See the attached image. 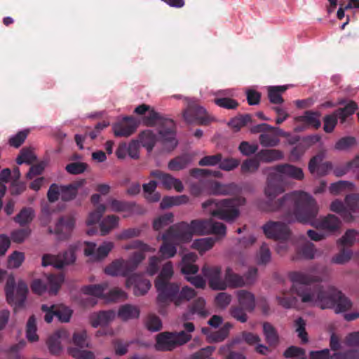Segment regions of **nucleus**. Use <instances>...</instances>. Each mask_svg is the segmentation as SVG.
<instances>
[{
	"mask_svg": "<svg viewBox=\"0 0 359 359\" xmlns=\"http://www.w3.org/2000/svg\"><path fill=\"white\" fill-rule=\"evenodd\" d=\"M80 184L72 183L68 185H61V199L63 201H70L76 198Z\"/></svg>",
	"mask_w": 359,
	"mask_h": 359,
	"instance_id": "38",
	"label": "nucleus"
},
{
	"mask_svg": "<svg viewBox=\"0 0 359 359\" xmlns=\"http://www.w3.org/2000/svg\"><path fill=\"white\" fill-rule=\"evenodd\" d=\"M157 136L151 130H146L139 135V141L142 147H145L148 152H151L156 142Z\"/></svg>",
	"mask_w": 359,
	"mask_h": 359,
	"instance_id": "30",
	"label": "nucleus"
},
{
	"mask_svg": "<svg viewBox=\"0 0 359 359\" xmlns=\"http://www.w3.org/2000/svg\"><path fill=\"white\" fill-rule=\"evenodd\" d=\"M126 266L124 259H116L104 269V272L113 276H122L129 277L130 273Z\"/></svg>",
	"mask_w": 359,
	"mask_h": 359,
	"instance_id": "22",
	"label": "nucleus"
},
{
	"mask_svg": "<svg viewBox=\"0 0 359 359\" xmlns=\"http://www.w3.org/2000/svg\"><path fill=\"white\" fill-rule=\"evenodd\" d=\"M36 159V156L34 154L32 151L27 147L22 148L18 156L16 158V163L18 165L22 163L31 164Z\"/></svg>",
	"mask_w": 359,
	"mask_h": 359,
	"instance_id": "48",
	"label": "nucleus"
},
{
	"mask_svg": "<svg viewBox=\"0 0 359 359\" xmlns=\"http://www.w3.org/2000/svg\"><path fill=\"white\" fill-rule=\"evenodd\" d=\"M324 157V152L320 151L310 159L309 162V170L311 174L317 173L323 176L325 175L329 170H332V165L331 162L326 161L322 163Z\"/></svg>",
	"mask_w": 359,
	"mask_h": 359,
	"instance_id": "17",
	"label": "nucleus"
},
{
	"mask_svg": "<svg viewBox=\"0 0 359 359\" xmlns=\"http://www.w3.org/2000/svg\"><path fill=\"white\" fill-rule=\"evenodd\" d=\"M357 144L354 137L346 136L340 138L334 145V149L338 151H346Z\"/></svg>",
	"mask_w": 359,
	"mask_h": 359,
	"instance_id": "50",
	"label": "nucleus"
},
{
	"mask_svg": "<svg viewBox=\"0 0 359 359\" xmlns=\"http://www.w3.org/2000/svg\"><path fill=\"white\" fill-rule=\"evenodd\" d=\"M163 243L159 248L158 252L160 257L163 259H170L177 254V246L178 244L173 243V241L170 240L168 237H165L163 233L162 235Z\"/></svg>",
	"mask_w": 359,
	"mask_h": 359,
	"instance_id": "23",
	"label": "nucleus"
},
{
	"mask_svg": "<svg viewBox=\"0 0 359 359\" xmlns=\"http://www.w3.org/2000/svg\"><path fill=\"white\" fill-rule=\"evenodd\" d=\"M256 157L259 161L269 163L282 159L283 154L276 149H262L257 154Z\"/></svg>",
	"mask_w": 359,
	"mask_h": 359,
	"instance_id": "33",
	"label": "nucleus"
},
{
	"mask_svg": "<svg viewBox=\"0 0 359 359\" xmlns=\"http://www.w3.org/2000/svg\"><path fill=\"white\" fill-rule=\"evenodd\" d=\"M232 325L229 323H226L219 330L210 333V342H221L224 341L229 335Z\"/></svg>",
	"mask_w": 359,
	"mask_h": 359,
	"instance_id": "40",
	"label": "nucleus"
},
{
	"mask_svg": "<svg viewBox=\"0 0 359 359\" xmlns=\"http://www.w3.org/2000/svg\"><path fill=\"white\" fill-rule=\"evenodd\" d=\"M320 114L318 111H306L302 116L295 118L297 123L300 124L295 128L296 132H302L309 127H313L315 129H318L321 126V122L319 119Z\"/></svg>",
	"mask_w": 359,
	"mask_h": 359,
	"instance_id": "14",
	"label": "nucleus"
},
{
	"mask_svg": "<svg viewBox=\"0 0 359 359\" xmlns=\"http://www.w3.org/2000/svg\"><path fill=\"white\" fill-rule=\"evenodd\" d=\"M225 282L226 287L236 288L245 285L244 278L236 273L232 269L228 267L225 271Z\"/></svg>",
	"mask_w": 359,
	"mask_h": 359,
	"instance_id": "29",
	"label": "nucleus"
},
{
	"mask_svg": "<svg viewBox=\"0 0 359 359\" xmlns=\"http://www.w3.org/2000/svg\"><path fill=\"white\" fill-rule=\"evenodd\" d=\"M34 217V211L32 208H23L15 217L14 220L20 226L30 223Z\"/></svg>",
	"mask_w": 359,
	"mask_h": 359,
	"instance_id": "44",
	"label": "nucleus"
},
{
	"mask_svg": "<svg viewBox=\"0 0 359 359\" xmlns=\"http://www.w3.org/2000/svg\"><path fill=\"white\" fill-rule=\"evenodd\" d=\"M191 161L190 155L184 154L172 158L168 164V168L171 171H180L186 168Z\"/></svg>",
	"mask_w": 359,
	"mask_h": 359,
	"instance_id": "26",
	"label": "nucleus"
},
{
	"mask_svg": "<svg viewBox=\"0 0 359 359\" xmlns=\"http://www.w3.org/2000/svg\"><path fill=\"white\" fill-rule=\"evenodd\" d=\"M145 325L148 330L151 332H157L162 328V323L158 316L154 314L148 315Z\"/></svg>",
	"mask_w": 359,
	"mask_h": 359,
	"instance_id": "60",
	"label": "nucleus"
},
{
	"mask_svg": "<svg viewBox=\"0 0 359 359\" xmlns=\"http://www.w3.org/2000/svg\"><path fill=\"white\" fill-rule=\"evenodd\" d=\"M116 313L113 310L100 311L93 313L90 317V323L93 327L97 328L99 326H106L114 320Z\"/></svg>",
	"mask_w": 359,
	"mask_h": 359,
	"instance_id": "20",
	"label": "nucleus"
},
{
	"mask_svg": "<svg viewBox=\"0 0 359 359\" xmlns=\"http://www.w3.org/2000/svg\"><path fill=\"white\" fill-rule=\"evenodd\" d=\"M56 317L62 323H67L72 316V310L62 304L55 305Z\"/></svg>",
	"mask_w": 359,
	"mask_h": 359,
	"instance_id": "57",
	"label": "nucleus"
},
{
	"mask_svg": "<svg viewBox=\"0 0 359 359\" xmlns=\"http://www.w3.org/2000/svg\"><path fill=\"white\" fill-rule=\"evenodd\" d=\"M109 205L111 210L114 212H130L135 206V203L111 199L109 201Z\"/></svg>",
	"mask_w": 359,
	"mask_h": 359,
	"instance_id": "42",
	"label": "nucleus"
},
{
	"mask_svg": "<svg viewBox=\"0 0 359 359\" xmlns=\"http://www.w3.org/2000/svg\"><path fill=\"white\" fill-rule=\"evenodd\" d=\"M119 217L114 215H108L100 222V228L102 236L108 234L118 224Z\"/></svg>",
	"mask_w": 359,
	"mask_h": 359,
	"instance_id": "37",
	"label": "nucleus"
},
{
	"mask_svg": "<svg viewBox=\"0 0 359 359\" xmlns=\"http://www.w3.org/2000/svg\"><path fill=\"white\" fill-rule=\"evenodd\" d=\"M75 219L72 216L61 217L55 224L54 233L60 239L67 238L74 228Z\"/></svg>",
	"mask_w": 359,
	"mask_h": 359,
	"instance_id": "18",
	"label": "nucleus"
},
{
	"mask_svg": "<svg viewBox=\"0 0 359 359\" xmlns=\"http://www.w3.org/2000/svg\"><path fill=\"white\" fill-rule=\"evenodd\" d=\"M140 314V311L137 306L127 304L120 306L117 316L123 321H128L138 318Z\"/></svg>",
	"mask_w": 359,
	"mask_h": 359,
	"instance_id": "25",
	"label": "nucleus"
},
{
	"mask_svg": "<svg viewBox=\"0 0 359 359\" xmlns=\"http://www.w3.org/2000/svg\"><path fill=\"white\" fill-rule=\"evenodd\" d=\"M36 323L34 315L31 316L27 323L26 336L29 341L34 342L38 341L39 337L36 334Z\"/></svg>",
	"mask_w": 359,
	"mask_h": 359,
	"instance_id": "47",
	"label": "nucleus"
},
{
	"mask_svg": "<svg viewBox=\"0 0 359 359\" xmlns=\"http://www.w3.org/2000/svg\"><path fill=\"white\" fill-rule=\"evenodd\" d=\"M15 280L13 278H9L5 287L6 300L9 304L14 305L15 309L22 308L27 298V285L24 281L20 280L16 287V294H15Z\"/></svg>",
	"mask_w": 359,
	"mask_h": 359,
	"instance_id": "7",
	"label": "nucleus"
},
{
	"mask_svg": "<svg viewBox=\"0 0 359 359\" xmlns=\"http://www.w3.org/2000/svg\"><path fill=\"white\" fill-rule=\"evenodd\" d=\"M108 284L103 283L97 285H89L83 287V293L97 297H104V292L107 289Z\"/></svg>",
	"mask_w": 359,
	"mask_h": 359,
	"instance_id": "45",
	"label": "nucleus"
},
{
	"mask_svg": "<svg viewBox=\"0 0 359 359\" xmlns=\"http://www.w3.org/2000/svg\"><path fill=\"white\" fill-rule=\"evenodd\" d=\"M64 281V276L62 274H50L47 277V287L48 292L51 294H56Z\"/></svg>",
	"mask_w": 359,
	"mask_h": 359,
	"instance_id": "39",
	"label": "nucleus"
},
{
	"mask_svg": "<svg viewBox=\"0 0 359 359\" xmlns=\"http://www.w3.org/2000/svg\"><path fill=\"white\" fill-rule=\"evenodd\" d=\"M263 334L269 347L276 348L280 344V337L275 327L269 322L263 323Z\"/></svg>",
	"mask_w": 359,
	"mask_h": 359,
	"instance_id": "21",
	"label": "nucleus"
},
{
	"mask_svg": "<svg viewBox=\"0 0 359 359\" xmlns=\"http://www.w3.org/2000/svg\"><path fill=\"white\" fill-rule=\"evenodd\" d=\"M259 167V161L256 158H248L245 160L241 166V171L243 174L248 172H254L258 170Z\"/></svg>",
	"mask_w": 359,
	"mask_h": 359,
	"instance_id": "56",
	"label": "nucleus"
},
{
	"mask_svg": "<svg viewBox=\"0 0 359 359\" xmlns=\"http://www.w3.org/2000/svg\"><path fill=\"white\" fill-rule=\"evenodd\" d=\"M270 170L264 189L265 195L270 201L285 191V177L296 180H302L304 177L302 168L288 163L277 165ZM271 210L280 212L283 219L288 223L297 221L313 225L319 207L311 194L303 191H294L271 201Z\"/></svg>",
	"mask_w": 359,
	"mask_h": 359,
	"instance_id": "1",
	"label": "nucleus"
},
{
	"mask_svg": "<svg viewBox=\"0 0 359 359\" xmlns=\"http://www.w3.org/2000/svg\"><path fill=\"white\" fill-rule=\"evenodd\" d=\"M346 206L354 213H359V194H351L345 197Z\"/></svg>",
	"mask_w": 359,
	"mask_h": 359,
	"instance_id": "64",
	"label": "nucleus"
},
{
	"mask_svg": "<svg viewBox=\"0 0 359 359\" xmlns=\"http://www.w3.org/2000/svg\"><path fill=\"white\" fill-rule=\"evenodd\" d=\"M164 234L165 237H168L173 241V243L178 245L188 243L192 239L188 223L184 222L170 226Z\"/></svg>",
	"mask_w": 359,
	"mask_h": 359,
	"instance_id": "12",
	"label": "nucleus"
},
{
	"mask_svg": "<svg viewBox=\"0 0 359 359\" xmlns=\"http://www.w3.org/2000/svg\"><path fill=\"white\" fill-rule=\"evenodd\" d=\"M245 203V198L241 196L220 201L210 198L202 203V207L212 216L231 222L238 217V208Z\"/></svg>",
	"mask_w": 359,
	"mask_h": 359,
	"instance_id": "3",
	"label": "nucleus"
},
{
	"mask_svg": "<svg viewBox=\"0 0 359 359\" xmlns=\"http://www.w3.org/2000/svg\"><path fill=\"white\" fill-rule=\"evenodd\" d=\"M338 116L334 111L332 114L326 115L323 118V130L327 133H331L334 130L337 121Z\"/></svg>",
	"mask_w": 359,
	"mask_h": 359,
	"instance_id": "58",
	"label": "nucleus"
},
{
	"mask_svg": "<svg viewBox=\"0 0 359 359\" xmlns=\"http://www.w3.org/2000/svg\"><path fill=\"white\" fill-rule=\"evenodd\" d=\"M154 285L158 292L156 300L160 306L165 307L170 303L176 306L180 284L170 281H154Z\"/></svg>",
	"mask_w": 359,
	"mask_h": 359,
	"instance_id": "8",
	"label": "nucleus"
},
{
	"mask_svg": "<svg viewBox=\"0 0 359 359\" xmlns=\"http://www.w3.org/2000/svg\"><path fill=\"white\" fill-rule=\"evenodd\" d=\"M226 227L222 222H215L210 219L208 225V234H215L219 236L226 235Z\"/></svg>",
	"mask_w": 359,
	"mask_h": 359,
	"instance_id": "61",
	"label": "nucleus"
},
{
	"mask_svg": "<svg viewBox=\"0 0 359 359\" xmlns=\"http://www.w3.org/2000/svg\"><path fill=\"white\" fill-rule=\"evenodd\" d=\"M237 186L233 184H222L218 182L210 184V192L213 195H231L235 193Z\"/></svg>",
	"mask_w": 359,
	"mask_h": 359,
	"instance_id": "27",
	"label": "nucleus"
},
{
	"mask_svg": "<svg viewBox=\"0 0 359 359\" xmlns=\"http://www.w3.org/2000/svg\"><path fill=\"white\" fill-rule=\"evenodd\" d=\"M150 175L161 180L163 187L166 189L174 188L177 192H182L184 190L182 182L170 174L159 170H154L151 172Z\"/></svg>",
	"mask_w": 359,
	"mask_h": 359,
	"instance_id": "16",
	"label": "nucleus"
},
{
	"mask_svg": "<svg viewBox=\"0 0 359 359\" xmlns=\"http://www.w3.org/2000/svg\"><path fill=\"white\" fill-rule=\"evenodd\" d=\"M143 122L147 126H158V133L165 147L168 151H172L177 147L175 123L172 119L161 116L154 109H149L148 114L144 118Z\"/></svg>",
	"mask_w": 359,
	"mask_h": 359,
	"instance_id": "4",
	"label": "nucleus"
},
{
	"mask_svg": "<svg viewBox=\"0 0 359 359\" xmlns=\"http://www.w3.org/2000/svg\"><path fill=\"white\" fill-rule=\"evenodd\" d=\"M106 211V206L104 204H100L97 205L96 209L89 214L87 219L86 224L88 226H90L98 222L103 214Z\"/></svg>",
	"mask_w": 359,
	"mask_h": 359,
	"instance_id": "55",
	"label": "nucleus"
},
{
	"mask_svg": "<svg viewBox=\"0 0 359 359\" xmlns=\"http://www.w3.org/2000/svg\"><path fill=\"white\" fill-rule=\"evenodd\" d=\"M156 187L157 183L154 180H151L149 183L142 185L144 197L149 202H158L161 199V194L155 192Z\"/></svg>",
	"mask_w": 359,
	"mask_h": 359,
	"instance_id": "35",
	"label": "nucleus"
},
{
	"mask_svg": "<svg viewBox=\"0 0 359 359\" xmlns=\"http://www.w3.org/2000/svg\"><path fill=\"white\" fill-rule=\"evenodd\" d=\"M196 295L195 290L188 286L183 287L182 290H178V295L176 302V306H179L184 301H189Z\"/></svg>",
	"mask_w": 359,
	"mask_h": 359,
	"instance_id": "51",
	"label": "nucleus"
},
{
	"mask_svg": "<svg viewBox=\"0 0 359 359\" xmlns=\"http://www.w3.org/2000/svg\"><path fill=\"white\" fill-rule=\"evenodd\" d=\"M280 130H274L270 132H265L261 133L259 137V140L262 146L264 147H273L278 144L280 140L278 137L276 131Z\"/></svg>",
	"mask_w": 359,
	"mask_h": 359,
	"instance_id": "32",
	"label": "nucleus"
},
{
	"mask_svg": "<svg viewBox=\"0 0 359 359\" xmlns=\"http://www.w3.org/2000/svg\"><path fill=\"white\" fill-rule=\"evenodd\" d=\"M189 174L195 178L203 177L208 176H213L215 177H220L222 173L219 170H212L204 168H193L189 170Z\"/></svg>",
	"mask_w": 359,
	"mask_h": 359,
	"instance_id": "52",
	"label": "nucleus"
},
{
	"mask_svg": "<svg viewBox=\"0 0 359 359\" xmlns=\"http://www.w3.org/2000/svg\"><path fill=\"white\" fill-rule=\"evenodd\" d=\"M354 184L348 181L340 180L337 182L332 183L330 186V191L332 194H337L339 192L348 189L352 190Z\"/></svg>",
	"mask_w": 359,
	"mask_h": 359,
	"instance_id": "59",
	"label": "nucleus"
},
{
	"mask_svg": "<svg viewBox=\"0 0 359 359\" xmlns=\"http://www.w3.org/2000/svg\"><path fill=\"white\" fill-rule=\"evenodd\" d=\"M359 242V233L354 229L347 230L344 235L339 239V243L343 247H351L355 242L357 237Z\"/></svg>",
	"mask_w": 359,
	"mask_h": 359,
	"instance_id": "49",
	"label": "nucleus"
},
{
	"mask_svg": "<svg viewBox=\"0 0 359 359\" xmlns=\"http://www.w3.org/2000/svg\"><path fill=\"white\" fill-rule=\"evenodd\" d=\"M358 106L353 101H350L344 107L339 108L334 111L341 123H344L347 117L355 113Z\"/></svg>",
	"mask_w": 359,
	"mask_h": 359,
	"instance_id": "41",
	"label": "nucleus"
},
{
	"mask_svg": "<svg viewBox=\"0 0 359 359\" xmlns=\"http://www.w3.org/2000/svg\"><path fill=\"white\" fill-rule=\"evenodd\" d=\"M183 117L188 123H196L198 125L208 126L211 118L206 110L196 102H189L183 111Z\"/></svg>",
	"mask_w": 359,
	"mask_h": 359,
	"instance_id": "10",
	"label": "nucleus"
},
{
	"mask_svg": "<svg viewBox=\"0 0 359 359\" xmlns=\"http://www.w3.org/2000/svg\"><path fill=\"white\" fill-rule=\"evenodd\" d=\"M202 273L208 278L209 286L214 290H224L226 288L225 279L222 278V269L220 266H210L207 264L202 268Z\"/></svg>",
	"mask_w": 359,
	"mask_h": 359,
	"instance_id": "13",
	"label": "nucleus"
},
{
	"mask_svg": "<svg viewBox=\"0 0 359 359\" xmlns=\"http://www.w3.org/2000/svg\"><path fill=\"white\" fill-rule=\"evenodd\" d=\"M60 337V332H55L48 338L46 344L51 354L58 355L60 353L62 349Z\"/></svg>",
	"mask_w": 359,
	"mask_h": 359,
	"instance_id": "43",
	"label": "nucleus"
},
{
	"mask_svg": "<svg viewBox=\"0 0 359 359\" xmlns=\"http://www.w3.org/2000/svg\"><path fill=\"white\" fill-rule=\"evenodd\" d=\"M173 265L172 262L168 261L163 264L161 271L156 277L155 281H169L173 276Z\"/></svg>",
	"mask_w": 359,
	"mask_h": 359,
	"instance_id": "53",
	"label": "nucleus"
},
{
	"mask_svg": "<svg viewBox=\"0 0 359 359\" xmlns=\"http://www.w3.org/2000/svg\"><path fill=\"white\" fill-rule=\"evenodd\" d=\"M352 254V251L350 249H346L344 247L337 255L332 257V262L338 264H344L351 259Z\"/></svg>",
	"mask_w": 359,
	"mask_h": 359,
	"instance_id": "63",
	"label": "nucleus"
},
{
	"mask_svg": "<svg viewBox=\"0 0 359 359\" xmlns=\"http://www.w3.org/2000/svg\"><path fill=\"white\" fill-rule=\"evenodd\" d=\"M215 244V240L212 238H204L195 240L191 247L200 252L201 254L211 249Z\"/></svg>",
	"mask_w": 359,
	"mask_h": 359,
	"instance_id": "46",
	"label": "nucleus"
},
{
	"mask_svg": "<svg viewBox=\"0 0 359 359\" xmlns=\"http://www.w3.org/2000/svg\"><path fill=\"white\" fill-rule=\"evenodd\" d=\"M29 133V130L28 129L19 131L16 135L9 139V144L15 148L20 147L25 141Z\"/></svg>",
	"mask_w": 359,
	"mask_h": 359,
	"instance_id": "62",
	"label": "nucleus"
},
{
	"mask_svg": "<svg viewBox=\"0 0 359 359\" xmlns=\"http://www.w3.org/2000/svg\"><path fill=\"white\" fill-rule=\"evenodd\" d=\"M126 283L128 285H131L134 286V294L136 296L145 294L151 286L148 279L138 274L130 276L127 279Z\"/></svg>",
	"mask_w": 359,
	"mask_h": 359,
	"instance_id": "19",
	"label": "nucleus"
},
{
	"mask_svg": "<svg viewBox=\"0 0 359 359\" xmlns=\"http://www.w3.org/2000/svg\"><path fill=\"white\" fill-rule=\"evenodd\" d=\"M238 303L246 311H252L255 307V298L252 293L241 290L237 292Z\"/></svg>",
	"mask_w": 359,
	"mask_h": 359,
	"instance_id": "24",
	"label": "nucleus"
},
{
	"mask_svg": "<svg viewBox=\"0 0 359 359\" xmlns=\"http://www.w3.org/2000/svg\"><path fill=\"white\" fill-rule=\"evenodd\" d=\"M138 126V123L133 116H125L121 122L113 126L116 137H129L133 134Z\"/></svg>",
	"mask_w": 359,
	"mask_h": 359,
	"instance_id": "15",
	"label": "nucleus"
},
{
	"mask_svg": "<svg viewBox=\"0 0 359 359\" xmlns=\"http://www.w3.org/2000/svg\"><path fill=\"white\" fill-rule=\"evenodd\" d=\"M266 238L278 241H287L291 236L288 226L282 222L269 221L262 226Z\"/></svg>",
	"mask_w": 359,
	"mask_h": 359,
	"instance_id": "11",
	"label": "nucleus"
},
{
	"mask_svg": "<svg viewBox=\"0 0 359 359\" xmlns=\"http://www.w3.org/2000/svg\"><path fill=\"white\" fill-rule=\"evenodd\" d=\"M205 301L204 299L199 297L194 301L189 309L194 314L197 313L201 317L205 318L208 315V312L205 309Z\"/></svg>",
	"mask_w": 359,
	"mask_h": 359,
	"instance_id": "54",
	"label": "nucleus"
},
{
	"mask_svg": "<svg viewBox=\"0 0 359 359\" xmlns=\"http://www.w3.org/2000/svg\"><path fill=\"white\" fill-rule=\"evenodd\" d=\"M76 247L70 246L62 255H58L59 262L56 264L57 269H62L66 265L73 264L76 260Z\"/></svg>",
	"mask_w": 359,
	"mask_h": 359,
	"instance_id": "36",
	"label": "nucleus"
},
{
	"mask_svg": "<svg viewBox=\"0 0 359 359\" xmlns=\"http://www.w3.org/2000/svg\"><path fill=\"white\" fill-rule=\"evenodd\" d=\"M287 88L288 86H269L268 88V97L270 102L275 104H282L284 100L281 94Z\"/></svg>",
	"mask_w": 359,
	"mask_h": 359,
	"instance_id": "31",
	"label": "nucleus"
},
{
	"mask_svg": "<svg viewBox=\"0 0 359 359\" xmlns=\"http://www.w3.org/2000/svg\"><path fill=\"white\" fill-rule=\"evenodd\" d=\"M340 219L334 215L329 214L323 218L316 226L330 231H334L340 228Z\"/></svg>",
	"mask_w": 359,
	"mask_h": 359,
	"instance_id": "28",
	"label": "nucleus"
},
{
	"mask_svg": "<svg viewBox=\"0 0 359 359\" xmlns=\"http://www.w3.org/2000/svg\"><path fill=\"white\" fill-rule=\"evenodd\" d=\"M73 344L75 347H69L68 353L76 359H95L93 352L84 350L90 348V341L86 330L75 331L72 336Z\"/></svg>",
	"mask_w": 359,
	"mask_h": 359,
	"instance_id": "6",
	"label": "nucleus"
},
{
	"mask_svg": "<svg viewBox=\"0 0 359 359\" xmlns=\"http://www.w3.org/2000/svg\"><path fill=\"white\" fill-rule=\"evenodd\" d=\"M126 250L137 249L140 251L135 252L128 260H125L126 267H128L130 273L133 272L139 264L145 259V252H154L155 249L140 240H135L130 244L126 245Z\"/></svg>",
	"mask_w": 359,
	"mask_h": 359,
	"instance_id": "9",
	"label": "nucleus"
},
{
	"mask_svg": "<svg viewBox=\"0 0 359 359\" xmlns=\"http://www.w3.org/2000/svg\"><path fill=\"white\" fill-rule=\"evenodd\" d=\"M210 219H194L188 224L191 236L194 234H208V225Z\"/></svg>",
	"mask_w": 359,
	"mask_h": 359,
	"instance_id": "34",
	"label": "nucleus"
},
{
	"mask_svg": "<svg viewBox=\"0 0 359 359\" xmlns=\"http://www.w3.org/2000/svg\"><path fill=\"white\" fill-rule=\"evenodd\" d=\"M293 283L292 290L303 303L318 306L322 309H333L336 313H343L352 306L351 301L334 287L325 290L320 285H311L318 278L310 273L293 271L289 275Z\"/></svg>",
	"mask_w": 359,
	"mask_h": 359,
	"instance_id": "2",
	"label": "nucleus"
},
{
	"mask_svg": "<svg viewBox=\"0 0 359 359\" xmlns=\"http://www.w3.org/2000/svg\"><path fill=\"white\" fill-rule=\"evenodd\" d=\"M191 339V335L185 331L161 332L156 335L155 348L161 351H172L177 346L186 344Z\"/></svg>",
	"mask_w": 359,
	"mask_h": 359,
	"instance_id": "5",
	"label": "nucleus"
}]
</instances>
